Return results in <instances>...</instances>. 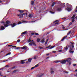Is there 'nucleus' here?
<instances>
[{"instance_id": "nucleus-1", "label": "nucleus", "mask_w": 77, "mask_h": 77, "mask_svg": "<svg viewBox=\"0 0 77 77\" xmlns=\"http://www.w3.org/2000/svg\"><path fill=\"white\" fill-rule=\"evenodd\" d=\"M10 21H7L5 23V22H4L3 21H1V23L5 27H4L3 26H1V30H5V29H6V27H8V26H9V24H10Z\"/></svg>"}, {"instance_id": "nucleus-22", "label": "nucleus", "mask_w": 77, "mask_h": 77, "mask_svg": "<svg viewBox=\"0 0 77 77\" xmlns=\"http://www.w3.org/2000/svg\"><path fill=\"white\" fill-rule=\"evenodd\" d=\"M29 18H32V14H29Z\"/></svg>"}, {"instance_id": "nucleus-2", "label": "nucleus", "mask_w": 77, "mask_h": 77, "mask_svg": "<svg viewBox=\"0 0 77 77\" xmlns=\"http://www.w3.org/2000/svg\"><path fill=\"white\" fill-rule=\"evenodd\" d=\"M71 60V58H67V60H63L62 61H58V60H56L54 62H55V63H59V62H61V63H62V64H63V63H66V62H70Z\"/></svg>"}, {"instance_id": "nucleus-6", "label": "nucleus", "mask_w": 77, "mask_h": 77, "mask_svg": "<svg viewBox=\"0 0 77 77\" xmlns=\"http://www.w3.org/2000/svg\"><path fill=\"white\" fill-rule=\"evenodd\" d=\"M55 10L54 9H53L52 8H51L49 9V12L50 13V14H54V11Z\"/></svg>"}, {"instance_id": "nucleus-47", "label": "nucleus", "mask_w": 77, "mask_h": 77, "mask_svg": "<svg viewBox=\"0 0 77 77\" xmlns=\"http://www.w3.org/2000/svg\"><path fill=\"white\" fill-rule=\"evenodd\" d=\"M56 22H59V20H56L54 22V23H56Z\"/></svg>"}, {"instance_id": "nucleus-52", "label": "nucleus", "mask_w": 77, "mask_h": 77, "mask_svg": "<svg viewBox=\"0 0 77 77\" xmlns=\"http://www.w3.org/2000/svg\"><path fill=\"white\" fill-rule=\"evenodd\" d=\"M72 24V22H70L69 23L70 25H71Z\"/></svg>"}, {"instance_id": "nucleus-46", "label": "nucleus", "mask_w": 77, "mask_h": 77, "mask_svg": "<svg viewBox=\"0 0 77 77\" xmlns=\"http://www.w3.org/2000/svg\"><path fill=\"white\" fill-rule=\"evenodd\" d=\"M57 24H59V23H58V22H56V23H55L54 24H55V25Z\"/></svg>"}, {"instance_id": "nucleus-12", "label": "nucleus", "mask_w": 77, "mask_h": 77, "mask_svg": "<svg viewBox=\"0 0 77 77\" xmlns=\"http://www.w3.org/2000/svg\"><path fill=\"white\" fill-rule=\"evenodd\" d=\"M32 58H29L28 60V61L26 62V63H28L29 62H30L31 61H32Z\"/></svg>"}, {"instance_id": "nucleus-64", "label": "nucleus", "mask_w": 77, "mask_h": 77, "mask_svg": "<svg viewBox=\"0 0 77 77\" xmlns=\"http://www.w3.org/2000/svg\"><path fill=\"white\" fill-rule=\"evenodd\" d=\"M75 71H77V69H76V70H75Z\"/></svg>"}, {"instance_id": "nucleus-48", "label": "nucleus", "mask_w": 77, "mask_h": 77, "mask_svg": "<svg viewBox=\"0 0 77 77\" xmlns=\"http://www.w3.org/2000/svg\"><path fill=\"white\" fill-rule=\"evenodd\" d=\"M53 72H54V71H52L51 72V74H53Z\"/></svg>"}, {"instance_id": "nucleus-23", "label": "nucleus", "mask_w": 77, "mask_h": 77, "mask_svg": "<svg viewBox=\"0 0 77 77\" xmlns=\"http://www.w3.org/2000/svg\"><path fill=\"white\" fill-rule=\"evenodd\" d=\"M57 45L56 46H59V45H60V43H59V42L57 44Z\"/></svg>"}, {"instance_id": "nucleus-50", "label": "nucleus", "mask_w": 77, "mask_h": 77, "mask_svg": "<svg viewBox=\"0 0 77 77\" xmlns=\"http://www.w3.org/2000/svg\"><path fill=\"white\" fill-rule=\"evenodd\" d=\"M39 48H40V49H42V48H43L42 47H39Z\"/></svg>"}, {"instance_id": "nucleus-51", "label": "nucleus", "mask_w": 77, "mask_h": 77, "mask_svg": "<svg viewBox=\"0 0 77 77\" xmlns=\"http://www.w3.org/2000/svg\"><path fill=\"white\" fill-rule=\"evenodd\" d=\"M34 59H36V57H35L34 58Z\"/></svg>"}, {"instance_id": "nucleus-30", "label": "nucleus", "mask_w": 77, "mask_h": 77, "mask_svg": "<svg viewBox=\"0 0 77 77\" xmlns=\"http://www.w3.org/2000/svg\"><path fill=\"white\" fill-rule=\"evenodd\" d=\"M21 61V64H24V61Z\"/></svg>"}, {"instance_id": "nucleus-45", "label": "nucleus", "mask_w": 77, "mask_h": 77, "mask_svg": "<svg viewBox=\"0 0 77 77\" xmlns=\"http://www.w3.org/2000/svg\"><path fill=\"white\" fill-rule=\"evenodd\" d=\"M74 21H75L74 19H73L72 20V22H74Z\"/></svg>"}, {"instance_id": "nucleus-33", "label": "nucleus", "mask_w": 77, "mask_h": 77, "mask_svg": "<svg viewBox=\"0 0 77 77\" xmlns=\"http://www.w3.org/2000/svg\"><path fill=\"white\" fill-rule=\"evenodd\" d=\"M75 15H74L71 18L72 19V18H74V17H75Z\"/></svg>"}, {"instance_id": "nucleus-44", "label": "nucleus", "mask_w": 77, "mask_h": 77, "mask_svg": "<svg viewBox=\"0 0 77 77\" xmlns=\"http://www.w3.org/2000/svg\"><path fill=\"white\" fill-rule=\"evenodd\" d=\"M76 77H77V73L76 74H75L74 75Z\"/></svg>"}, {"instance_id": "nucleus-24", "label": "nucleus", "mask_w": 77, "mask_h": 77, "mask_svg": "<svg viewBox=\"0 0 77 77\" xmlns=\"http://www.w3.org/2000/svg\"><path fill=\"white\" fill-rule=\"evenodd\" d=\"M71 44H72V48H74V45H73V44H74V43H72Z\"/></svg>"}, {"instance_id": "nucleus-60", "label": "nucleus", "mask_w": 77, "mask_h": 77, "mask_svg": "<svg viewBox=\"0 0 77 77\" xmlns=\"http://www.w3.org/2000/svg\"><path fill=\"white\" fill-rule=\"evenodd\" d=\"M8 47H9V46H12V45H8Z\"/></svg>"}, {"instance_id": "nucleus-55", "label": "nucleus", "mask_w": 77, "mask_h": 77, "mask_svg": "<svg viewBox=\"0 0 77 77\" xmlns=\"http://www.w3.org/2000/svg\"><path fill=\"white\" fill-rule=\"evenodd\" d=\"M73 66H76V64H73Z\"/></svg>"}, {"instance_id": "nucleus-53", "label": "nucleus", "mask_w": 77, "mask_h": 77, "mask_svg": "<svg viewBox=\"0 0 77 77\" xmlns=\"http://www.w3.org/2000/svg\"><path fill=\"white\" fill-rule=\"evenodd\" d=\"M46 55V56H49V55H50V54H47Z\"/></svg>"}, {"instance_id": "nucleus-21", "label": "nucleus", "mask_w": 77, "mask_h": 77, "mask_svg": "<svg viewBox=\"0 0 77 77\" xmlns=\"http://www.w3.org/2000/svg\"><path fill=\"white\" fill-rule=\"evenodd\" d=\"M31 42V39L30 38H29L28 40V43H29V42Z\"/></svg>"}, {"instance_id": "nucleus-34", "label": "nucleus", "mask_w": 77, "mask_h": 77, "mask_svg": "<svg viewBox=\"0 0 77 77\" xmlns=\"http://www.w3.org/2000/svg\"><path fill=\"white\" fill-rule=\"evenodd\" d=\"M68 63H69V65H70L71 64V62L69 61V62H68Z\"/></svg>"}, {"instance_id": "nucleus-28", "label": "nucleus", "mask_w": 77, "mask_h": 77, "mask_svg": "<svg viewBox=\"0 0 77 77\" xmlns=\"http://www.w3.org/2000/svg\"><path fill=\"white\" fill-rule=\"evenodd\" d=\"M38 66H39V64H37L34 67H35V68H36V67H38Z\"/></svg>"}, {"instance_id": "nucleus-27", "label": "nucleus", "mask_w": 77, "mask_h": 77, "mask_svg": "<svg viewBox=\"0 0 77 77\" xmlns=\"http://www.w3.org/2000/svg\"><path fill=\"white\" fill-rule=\"evenodd\" d=\"M33 4H34V2H33V1H32L31 2V4L32 5H33Z\"/></svg>"}, {"instance_id": "nucleus-17", "label": "nucleus", "mask_w": 77, "mask_h": 77, "mask_svg": "<svg viewBox=\"0 0 77 77\" xmlns=\"http://www.w3.org/2000/svg\"><path fill=\"white\" fill-rule=\"evenodd\" d=\"M63 48L62 46H60L57 48V49L58 48L59 50L60 49H62Z\"/></svg>"}, {"instance_id": "nucleus-57", "label": "nucleus", "mask_w": 77, "mask_h": 77, "mask_svg": "<svg viewBox=\"0 0 77 77\" xmlns=\"http://www.w3.org/2000/svg\"><path fill=\"white\" fill-rule=\"evenodd\" d=\"M65 72V73H66L67 74H68V73L69 72Z\"/></svg>"}, {"instance_id": "nucleus-16", "label": "nucleus", "mask_w": 77, "mask_h": 77, "mask_svg": "<svg viewBox=\"0 0 77 77\" xmlns=\"http://www.w3.org/2000/svg\"><path fill=\"white\" fill-rule=\"evenodd\" d=\"M55 5H56V2H53L52 4L51 7H53V6H54Z\"/></svg>"}, {"instance_id": "nucleus-18", "label": "nucleus", "mask_w": 77, "mask_h": 77, "mask_svg": "<svg viewBox=\"0 0 77 77\" xmlns=\"http://www.w3.org/2000/svg\"><path fill=\"white\" fill-rule=\"evenodd\" d=\"M37 42H40V39L38 38L37 39Z\"/></svg>"}, {"instance_id": "nucleus-4", "label": "nucleus", "mask_w": 77, "mask_h": 77, "mask_svg": "<svg viewBox=\"0 0 77 77\" xmlns=\"http://www.w3.org/2000/svg\"><path fill=\"white\" fill-rule=\"evenodd\" d=\"M32 45H35V46L36 45H35V42H33V40H32L31 42L29 44V46H32Z\"/></svg>"}, {"instance_id": "nucleus-49", "label": "nucleus", "mask_w": 77, "mask_h": 77, "mask_svg": "<svg viewBox=\"0 0 77 77\" xmlns=\"http://www.w3.org/2000/svg\"><path fill=\"white\" fill-rule=\"evenodd\" d=\"M5 67L6 68H8V67H9V66L8 65H6L5 66Z\"/></svg>"}, {"instance_id": "nucleus-56", "label": "nucleus", "mask_w": 77, "mask_h": 77, "mask_svg": "<svg viewBox=\"0 0 77 77\" xmlns=\"http://www.w3.org/2000/svg\"><path fill=\"white\" fill-rule=\"evenodd\" d=\"M15 67H13L12 68V69H15Z\"/></svg>"}, {"instance_id": "nucleus-29", "label": "nucleus", "mask_w": 77, "mask_h": 77, "mask_svg": "<svg viewBox=\"0 0 77 77\" xmlns=\"http://www.w3.org/2000/svg\"><path fill=\"white\" fill-rule=\"evenodd\" d=\"M48 39L47 40L46 42L45 43V45H47V42H48Z\"/></svg>"}, {"instance_id": "nucleus-62", "label": "nucleus", "mask_w": 77, "mask_h": 77, "mask_svg": "<svg viewBox=\"0 0 77 77\" xmlns=\"http://www.w3.org/2000/svg\"><path fill=\"white\" fill-rule=\"evenodd\" d=\"M35 22V21H32L31 22V23H33V22Z\"/></svg>"}, {"instance_id": "nucleus-13", "label": "nucleus", "mask_w": 77, "mask_h": 77, "mask_svg": "<svg viewBox=\"0 0 77 77\" xmlns=\"http://www.w3.org/2000/svg\"><path fill=\"white\" fill-rule=\"evenodd\" d=\"M17 16H18L19 18H22L23 17V14H22L21 15L18 14Z\"/></svg>"}, {"instance_id": "nucleus-32", "label": "nucleus", "mask_w": 77, "mask_h": 77, "mask_svg": "<svg viewBox=\"0 0 77 77\" xmlns=\"http://www.w3.org/2000/svg\"><path fill=\"white\" fill-rule=\"evenodd\" d=\"M18 49H20V47H17V48H15V50H18Z\"/></svg>"}, {"instance_id": "nucleus-35", "label": "nucleus", "mask_w": 77, "mask_h": 77, "mask_svg": "<svg viewBox=\"0 0 77 77\" xmlns=\"http://www.w3.org/2000/svg\"><path fill=\"white\" fill-rule=\"evenodd\" d=\"M11 54V52H10L8 53V54L6 55V56H8V55H10Z\"/></svg>"}, {"instance_id": "nucleus-7", "label": "nucleus", "mask_w": 77, "mask_h": 77, "mask_svg": "<svg viewBox=\"0 0 77 77\" xmlns=\"http://www.w3.org/2000/svg\"><path fill=\"white\" fill-rule=\"evenodd\" d=\"M21 49L23 50H24V49L25 50H27L28 49V47H27V46H24L23 47L21 48Z\"/></svg>"}, {"instance_id": "nucleus-36", "label": "nucleus", "mask_w": 77, "mask_h": 77, "mask_svg": "<svg viewBox=\"0 0 77 77\" xmlns=\"http://www.w3.org/2000/svg\"><path fill=\"white\" fill-rule=\"evenodd\" d=\"M23 15H26V16L27 15V13H23Z\"/></svg>"}, {"instance_id": "nucleus-3", "label": "nucleus", "mask_w": 77, "mask_h": 77, "mask_svg": "<svg viewBox=\"0 0 77 77\" xmlns=\"http://www.w3.org/2000/svg\"><path fill=\"white\" fill-rule=\"evenodd\" d=\"M67 8H66V10L68 12H70L72 9V7L71 5H69V4L67 3L66 4Z\"/></svg>"}, {"instance_id": "nucleus-39", "label": "nucleus", "mask_w": 77, "mask_h": 77, "mask_svg": "<svg viewBox=\"0 0 77 77\" xmlns=\"http://www.w3.org/2000/svg\"><path fill=\"white\" fill-rule=\"evenodd\" d=\"M20 42V40L18 39L17 41V42Z\"/></svg>"}, {"instance_id": "nucleus-25", "label": "nucleus", "mask_w": 77, "mask_h": 77, "mask_svg": "<svg viewBox=\"0 0 77 77\" xmlns=\"http://www.w3.org/2000/svg\"><path fill=\"white\" fill-rule=\"evenodd\" d=\"M72 48L70 47V49L69 50V51H72Z\"/></svg>"}, {"instance_id": "nucleus-59", "label": "nucleus", "mask_w": 77, "mask_h": 77, "mask_svg": "<svg viewBox=\"0 0 77 77\" xmlns=\"http://www.w3.org/2000/svg\"><path fill=\"white\" fill-rule=\"evenodd\" d=\"M62 29H65V27H62Z\"/></svg>"}, {"instance_id": "nucleus-14", "label": "nucleus", "mask_w": 77, "mask_h": 77, "mask_svg": "<svg viewBox=\"0 0 77 77\" xmlns=\"http://www.w3.org/2000/svg\"><path fill=\"white\" fill-rule=\"evenodd\" d=\"M18 11L19 12H21V13H23V12H24V11H26V10H18Z\"/></svg>"}, {"instance_id": "nucleus-41", "label": "nucleus", "mask_w": 77, "mask_h": 77, "mask_svg": "<svg viewBox=\"0 0 77 77\" xmlns=\"http://www.w3.org/2000/svg\"><path fill=\"white\" fill-rule=\"evenodd\" d=\"M63 51H62V50H60L59 51V52H62Z\"/></svg>"}, {"instance_id": "nucleus-20", "label": "nucleus", "mask_w": 77, "mask_h": 77, "mask_svg": "<svg viewBox=\"0 0 77 77\" xmlns=\"http://www.w3.org/2000/svg\"><path fill=\"white\" fill-rule=\"evenodd\" d=\"M54 47H55V46H51V48H49V49L50 50H51V49H52V48H54Z\"/></svg>"}, {"instance_id": "nucleus-63", "label": "nucleus", "mask_w": 77, "mask_h": 77, "mask_svg": "<svg viewBox=\"0 0 77 77\" xmlns=\"http://www.w3.org/2000/svg\"><path fill=\"white\" fill-rule=\"evenodd\" d=\"M76 18V20H77V16L76 17H75V18Z\"/></svg>"}, {"instance_id": "nucleus-61", "label": "nucleus", "mask_w": 77, "mask_h": 77, "mask_svg": "<svg viewBox=\"0 0 77 77\" xmlns=\"http://www.w3.org/2000/svg\"><path fill=\"white\" fill-rule=\"evenodd\" d=\"M12 47V48H15V46H13Z\"/></svg>"}, {"instance_id": "nucleus-8", "label": "nucleus", "mask_w": 77, "mask_h": 77, "mask_svg": "<svg viewBox=\"0 0 77 77\" xmlns=\"http://www.w3.org/2000/svg\"><path fill=\"white\" fill-rule=\"evenodd\" d=\"M22 23H27L26 21H22L21 22H19L18 24H22Z\"/></svg>"}, {"instance_id": "nucleus-19", "label": "nucleus", "mask_w": 77, "mask_h": 77, "mask_svg": "<svg viewBox=\"0 0 77 77\" xmlns=\"http://www.w3.org/2000/svg\"><path fill=\"white\" fill-rule=\"evenodd\" d=\"M41 42L42 43H44V42H45V41H44V39H43L41 41Z\"/></svg>"}, {"instance_id": "nucleus-54", "label": "nucleus", "mask_w": 77, "mask_h": 77, "mask_svg": "<svg viewBox=\"0 0 77 77\" xmlns=\"http://www.w3.org/2000/svg\"><path fill=\"white\" fill-rule=\"evenodd\" d=\"M51 46H49V47H46V48H49V47H50Z\"/></svg>"}, {"instance_id": "nucleus-10", "label": "nucleus", "mask_w": 77, "mask_h": 77, "mask_svg": "<svg viewBox=\"0 0 77 77\" xmlns=\"http://www.w3.org/2000/svg\"><path fill=\"white\" fill-rule=\"evenodd\" d=\"M56 11H59V12H60V11H62V8H58L57 9H56Z\"/></svg>"}, {"instance_id": "nucleus-40", "label": "nucleus", "mask_w": 77, "mask_h": 77, "mask_svg": "<svg viewBox=\"0 0 77 77\" xmlns=\"http://www.w3.org/2000/svg\"><path fill=\"white\" fill-rule=\"evenodd\" d=\"M35 68V67H33L31 68V70L33 69H34V68Z\"/></svg>"}, {"instance_id": "nucleus-43", "label": "nucleus", "mask_w": 77, "mask_h": 77, "mask_svg": "<svg viewBox=\"0 0 77 77\" xmlns=\"http://www.w3.org/2000/svg\"><path fill=\"white\" fill-rule=\"evenodd\" d=\"M0 75H1V76H3V75H2V72H0Z\"/></svg>"}, {"instance_id": "nucleus-38", "label": "nucleus", "mask_w": 77, "mask_h": 77, "mask_svg": "<svg viewBox=\"0 0 77 77\" xmlns=\"http://www.w3.org/2000/svg\"><path fill=\"white\" fill-rule=\"evenodd\" d=\"M8 60H3L1 62H6Z\"/></svg>"}, {"instance_id": "nucleus-42", "label": "nucleus", "mask_w": 77, "mask_h": 77, "mask_svg": "<svg viewBox=\"0 0 77 77\" xmlns=\"http://www.w3.org/2000/svg\"><path fill=\"white\" fill-rule=\"evenodd\" d=\"M35 35H39V34L36 33H35Z\"/></svg>"}, {"instance_id": "nucleus-15", "label": "nucleus", "mask_w": 77, "mask_h": 77, "mask_svg": "<svg viewBox=\"0 0 77 77\" xmlns=\"http://www.w3.org/2000/svg\"><path fill=\"white\" fill-rule=\"evenodd\" d=\"M27 31H26L24 32H23L22 33V35H23L24 34H26V33H27Z\"/></svg>"}, {"instance_id": "nucleus-37", "label": "nucleus", "mask_w": 77, "mask_h": 77, "mask_svg": "<svg viewBox=\"0 0 77 77\" xmlns=\"http://www.w3.org/2000/svg\"><path fill=\"white\" fill-rule=\"evenodd\" d=\"M17 72V70H14V71L13 72V73H15Z\"/></svg>"}, {"instance_id": "nucleus-9", "label": "nucleus", "mask_w": 77, "mask_h": 77, "mask_svg": "<svg viewBox=\"0 0 77 77\" xmlns=\"http://www.w3.org/2000/svg\"><path fill=\"white\" fill-rule=\"evenodd\" d=\"M68 47L66 46L64 48V50H63V51L64 52H66V51L68 50Z\"/></svg>"}, {"instance_id": "nucleus-58", "label": "nucleus", "mask_w": 77, "mask_h": 77, "mask_svg": "<svg viewBox=\"0 0 77 77\" xmlns=\"http://www.w3.org/2000/svg\"><path fill=\"white\" fill-rule=\"evenodd\" d=\"M52 52L53 53H56V51H53V52Z\"/></svg>"}, {"instance_id": "nucleus-26", "label": "nucleus", "mask_w": 77, "mask_h": 77, "mask_svg": "<svg viewBox=\"0 0 77 77\" xmlns=\"http://www.w3.org/2000/svg\"><path fill=\"white\" fill-rule=\"evenodd\" d=\"M69 52L70 53H74V51H69Z\"/></svg>"}, {"instance_id": "nucleus-11", "label": "nucleus", "mask_w": 77, "mask_h": 77, "mask_svg": "<svg viewBox=\"0 0 77 77\" xmlns=\"http://www.w3.org/2000/svg\"><path fill=\"white\" fill-rule=\"evenodd\" d=\"M15 26H17V24L14 23L13 24H11V26L12 27H14Z\"/></svg>"}, {"instance_id": "nucleus-31", "label": "nucleus", "mask_w": 77, "mask_h": 77, "mask_svg": "<svg viewBox=\"0 0 77 77\" xmlns=\"http://www.w3.org/2000/svg\"><path fill=\"white\" fill-rule=\"evenodd\" d=\"M44 75V74H41L40 76H38V77H42V76Z\"/></svg>"}, {"instance_id": "nucleus-5", "label": "nucleus", "mask_w": 77, "mask_h": 77, "mask_svg": "<svg viewBox=\"0 0 77 77\" xmlns=\"http://www.w3.org/2000/svg\"><path fill=\"white\" fill-rule=\"evenodd\" d=\"M71 33V32H69L67 34V36H65L63 38L62 40H61V41H63L64 40V39H65V38H66L67 37H68V35H69V34H70V33Z\"/></svg>"}]
</instances>
